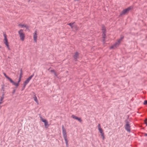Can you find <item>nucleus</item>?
Segmentation results:
<instances>
[{
  "label": "nucleus",
  "instance_id": "ddd939ff",
  "mask_svg": "<svg viewBox=\"0 0 147 147\" xmlns=\"http://www.w3.org/2000/svg\"><path fill=\"white\" fill-rule=\"evenodd\" d=\"M102 30L103 33L102 34V36L103 37H104L105 36V31H106V28L104 26H102Z\"/></svg>",
  "mask_w": 147,
  "mask_h": 147
},
{
  "label": "nucleus",
  "instance_id": "f257e3e1",
  "mask_svg": "<svg viewBox=\"0 0 147 147\" xmlns=\"http://www.w3.org/2000/svg\"><path fill=\"white\" fill-rule=\"evenodd\" d=\"M62 133L63 137L65 142L66 146H68V142L67 139V136L66 134V132L63 125L62 126Z\"/></svg>",
  "mask_w": 147,
  "mask_h": 147
},
{
  "label": "nucleus",
  "instance_id": "bb28decb",
  "mask_svg": "<svg viewBox=\"0 0 147 147\" xmlns=\"http://www.w3.org/2000/svg\"><path fill=\"white\" fill-rule=\"evenodd\" d=\"M26 85V84H25L24 83L23 87H24V88H25Z\"/></svg>",
  "mask_w": 147,
  "mask_h": 147
},
{
  "label": "nucleus",
  "instance_id": "393cba45",
  "mask_svg": "<svg viewBox=\"0 0 147 147\" xmlns=\"http://www.w3.org/2000/svg\"><path fill=\"white\" fill-rule=\"evenodd\" d=\"M53 73L55 76H57V73L55 71Z\"/></svg>",
  "mask_w": 147,
  "mask_h": 147
},
{
  "label": "nucleus",
  "instance_id": "6ab92c4d",
  "mask_svg": "<svg viewBox=\"0 0 147 147\" xmlns=\"http://www.w3.org/2000/svg\"><path fill=\"white\" fill-rule=\"evenodd\" d=\"M34 100L38 104V100L36 96V95L34 97Z\"/></svg>",
  "mask_w": 147,
  "mask_h": 147
},
{
  "label": "nucleus",
  "instance_id": "7ed1b4c3",
  "mask_svg": "<svg viewBox=\"0 0 147 147\" xmlns=\"http://www.w3.org/2000/svg\"><path fill=\"white\" fill-rule=\"evenodd\" d=\"M67 25L70 26L72 29H74L75 30L77 31L79 30V28L77 25L75 24V22L71 23L68 24Z\"/></svg>",
  "mask_w": 147,
  "mask_h": 147
},
{
  "label": "nucleus",
  "instance_id": "f8f14e48",
  "mask_svg": "<svg viewBox=\"0 0 147 147\" xmlns=\"http://www.w3.org/2000/svg\"><path fill=\"white\" fill-rule=\"evenodd\" d=\"M42 121L44 123L46 127L47 125L49 126L48 122L45 119H43L42 117H40Z\"/></svg>",
  "mask_w": 147,
  "mask_h": 147
},
{
  "label": "nucleus",
  "instance_id": "f3484780",
  "mask_svg": "<svg viewBox=\"0 0 147 147\" xmlns=\"http://www.w3.org/2000/svg\"><path fill=\"white\" fill-rule=\"evenodd\" d=\"M100 133L101 136L102 137V140H104L105 139V137L104 134L103 132V131L100 132Z\"/></svg>",
  "mask_w": 147,
  "mask_h": 147
},
{
  "label": "nucleus",
  "instance_id": "7c9ffc66",
  "mask_svg": "<svg viewBox=\"0 0 147 147\" xmlns=\"http://www.w3.org/2000/svg\"><path fill=\"white\" fill-rule=\"evenodd\" d=\"M145 124L147 125V122L145 121Z\"/></svg>",
  "mask_w": 147,
  "mask_h": 147
},
{
  "label": "nucleus",
  "instance_id": "4be33fe9",
  "mask_svg": "<svg viewBox=\"0 0 147 147\" xmlns=\"http://www.w3.org/2000/svg\"><path fill=\"white\" fill-rule=\"evenodd\" d=\"M34 40L35 42H37V37H34Z\"/></svg>",
  "mask_w": 147,
  "mask_h": 147
},
{
  "label": "nucleus",
  "instance_id": "1a4fd4ad",
  "mask_svg": "<svg viewBox=\"0 0 147 147\" xmlns=\"http://www.w3.org/2000/svg\"><path fill=\"white\" fill-rule=\"evenodd\" d=\"M34 76V74L29 77L27 80L24 82V83L27 85L29 82L30 81Z\"/></svg>",
  "mask_w": 147,
  "mask_h": 147
},
{
  "label": "nucleus",
  "instance_id": "473e14b6",
  "mask_svg": "<svg viewBox=\"0 0 147 147\" xmlns=\"http://www.w3.org/2000/svg\"><path fill=\"white\" fill-rule=\"evenodd\" d=\"M1 46H0V48H1Z\"/></svg>",
  "mask_w": 147,
  "mask_h": 147
},
{
  "label": "nucleus",
  "instance_id": "c85d7f7f",
  "mask_svg": "<svg viewBox=\"0 0 147 147\" xmlns=\"http://www.w3.org/2000/svg\"><path fill=\"white\" fill-rule=\"evenodd\" d=\"M144 135L145 136H147V134H146V133H145L144 134Z\"/></svg>",
  "mask_w": 147,
  "mask_h": 147
},
{
  "label": "nucleus",
  "instance_id": "0eeeda50",
  "mask_svg": "<svg viewBox=\"0 0 147 147\" xmlns=\"http://www.w3.org/2000/svg\"><path fill=\"white\" fill-rule=\"evenodd\" d=\"M125 129L127 131L130 132V126L128 122H127L125 125Z\"/></svg>",
  "mask_w": 147,
  "mask_h": 147
},
{
  "label": "nucleus",
  "instance_id": "9d476101",
  "mask_svg": "<svg viewBox=\"0 0 147 147\" xmlns=\"http://www.w3.org/2000/svg\"><path fill=\"white\" fill-rule=\"evenodd\" d=\"M71 117L72 118L78 120V121H79L80 122H81L82 121V120L81 119V118H78V117H77L75 115H71Z\"/></svg>",
  "mask_w": 147,
  "mask_h": 147
},
{
  "label": "nucleus",
  "instance_id": "e433bc0d",
  "mask_svg": "<svg viewBox=\"0 0 147 147\" xmlns=\"http://www.w3.org/2000/svg\"><path fill=\"white\" fill-rule=\"evenodd\" d=\"M1 107H0V109H1Z\"/></svg>",
  "mask_w": 147,
  "mask_h": 147
},
{
  "label": "nucleus",
  "instance_id": "423d86ee",
  "mask_svg": "<svg viewBox=\"0 0 147 147\" xmlns=\"http://www.w3.org/2000/svg\"><path fill=\"white\" fill-rule=\"evenodd\" d=\"M3 42L4 44L7 46L8 50H10V49L9 45V43L8 41V40L7 37H5V38L3 40Z\"/></svg>",
  "mask_w": 147,
  "mask_h": 147
},
{
  "label": "nucleus",
  "instance_id": "aec40b11",
  "mask_svg": "<svg viewBox=\"0 0 147 147\" xmlns=\"http://www.w3.org/2000/svg\"><path fill=\"white\" fill-rule=\"evenodd\" d=\"M23 75V73L22 72V69H21L20 70V75L19 78H22V76Z\"/></svg>",
  "mask_w": 147,
  "mask_h": 147
},
{
  "label": "nucleus",
  "instance_id": "b1692460",
  "mask_svg": "<svg viewBox=\"0 0 147 147\" xmlns=\"http://www.w3.org/2000/svg\"><path fill=\"white\" fill-rule=\"evenodd\" d=\"M24 37H21L20 39L22 41H23L24 39Z\"/></svg>",
  "mask_w": 147,
  "mask_h": 147
},
{
  "label": "nucleus",
  "instance_id": "a878e982",
  "mask_svg": "<svg viewBox=\"0 0 147 147\" xmlns=\"http://www.w3.org/2000/svg\"><path fill=\"white\" fill-rule=\"evenodd\" d=\"M50 71L51 72H53L54 73V72H55V71L54 70H51Z\"/></svg>",
  "mask_w": 147,
  "mask_h": 147
},
{
  "label": "nucleus",
  "instance_id": "f03ea898",
  "mask_svg": "<svg viewBox=\"0 0 147 147\" xmlns=\"http://www.w3.org/2000/svg\"><path fill=\"white\" fill-rule=\"evenodd\" d=\"M123 37H121L117 42H116L113 45L110 47V49H115L117 47H118L120 43L123 40Z\"/></svg>",
  "mask_w": 147,
  "mask_h": 147
},
{
  "label": "nucleus",
  "instance_id": "f704fd0d",
  "mask_svg": "<svg viewBox=\"0 0 147 147\" xmlns=\"http://www.w3.org/2000/svg\"><path fill=\"white\" fill-rule=\"evenodd\" d=\"M3 87H2V89H3Z\"/></svg>",
  "mask_w": 147,
  "mask_h": 147
},
{
  "label": "nucleus",
  "instance_id": "72a5a7b5",
  "mask_svg": "<svg viewBox=\"0 0 147 147\" xmlns=\"http://www.w3.org/2000/svg\"><path fill=\"white\" fill-rule=\"evenodd\" d=\"M51 68H50L49 69H48V70H49V69Z\"/></svg>",
  "mask_w": 147,
  "mask_h": 147
},
{
  "label": "nucleus",
  "instance_id": "a211bd4d",
  "mask_svg": "<svg viewBox=\"0 0 147 147\" xmlns=\"http://www.w3.org/2000/svg\"><path fill=\"white\" fill-rule=\"evenodd\" d=\"M4 94H3L2 95V96L1 98V99L0 100V105L2 103V101L4 99Z\"/></svg>",
  "mask_w": 147,
  "mask_h": 147
},
{
  "label": "nucleus",
  "instance_id": "412c9836",
  "mask_svg": "<svg viewBox=\"0 0 147 147\" xmlns=\"http://www.w3.org/2000/svg\"><path fill=\"white\" fill-rule=\"evenodd\" d=\"M37 34V31H35L34 33V36L33 37H36Z\"/></svg>",
  "mask_w": 147,
  "mask_h": 147
},
{
  "label": "nucleus",
  "instance_id": "6e6552de",
  "mask_svg": "<svg viewBox=\"0 0 147 147\" xmlns=\"http://www.w3.org/2000/svg\"><path fill=\"white\" fill-rule=\"evenodd\" d=\"M21 78H19L18 80V82L17 83H16L15 82H14L12 80V81H11L10 82L12 83V84L16 86V87H18L19 86V83L20 82L21 80Z\"/></svg>",
  "mask_w": 147,
  "mask_h": 147
},
{
  "label": "nucleus",
  "instance_id": "cd10ccee",
  "mask_svg": "<svg viewBox=\"0 0 147 147\" xmlns=\"http://www.w3.org/2000/svg\"><path fill=\"white\" fill-rule=\"evenodd\" d=\"M24 89H25V88H24V87H23L22 88V90H24Z\"/></svg>",
  "mask_w": 147,
  "mask_h": 147
},
{
  "label": "nucleus",
  "instance_id": "dca6fc26",
  "mask_svg": "<svg viewBox=\"0 0 147 147\" xmlns=\"http://www.w3.org/2000/svg\"><path fill=\"white\" fill-rule=\"evenodd\" d=\"M3 74H4L5 77L10 82H11V81H12L11 79V78L9 77L8 76H7L5 73H3Z\"/></svg>",
  "mask_w": 147,
  "mask_h": 147
},
{
  "label": "nucleus",
  "instance_id": "5701e85b",
  "mask_svg": "<svg viewBox=\"0 0 147 147\" xmlns=\"http://www.w3.org/2000/svg\"><path fill=\"white\" fill-rule=\"evenodd\" d=\"M144 105H146L147 104V100H145L144 101Z\"/></svg>",
  "mask_w": 147,
  "mask_h": 147
},
{
  "label": "nucleus",
  "instance_id": "9b49d317",
  "mask_svg": "<svg viewBox=\"0 0 147 147\" xmlns=\"http://www.w3.org/2000/svg\"><path fill=\"white\" fill-rule=\"evenodd\" d=\"M18 34L20 37H24V34L22 30L21 29L18 32Z\"/></svg>",
  "mask_w": 147,
  "mask_h": 147
},
{
  "label": "nucleus",
  "instance_id": "2f4dec72",
  "mask_svg": "<svg viewBox=\"0 0 147 147\" xmlns=\"http://www.w3.org/2000/svg\"><path fill=\"white\" fill-rule=\"evenodd\" d=\"M75 1H78L79 0H74Z\"/></svg>",
  "mask_w": 147,
  "mask_h": 147
},
{
  "label": "nucleus",
  "instance_id": "4468645a",
  "mask_svg": "<svg viewBox=\"0 0 147 147\" xmlns=\"http://www.w3.org/2000/svg\"><path fill=\"white\" fill-rule=\"evenodd\" d=\"M73 57L75 61H76L77 59L79 58V54L78 52L76 53L73 56Z\"/></svg>",
  "mask_w": 147,
  "mask_h": 147
},
{
  "label": "nucleus",
  "instance_id": "39448f33",
  "mask_svg": "<svg viewBox=\"0 0 147 147\" xmlns=\"http://www.w3.org/2000/svg\"><path fill=\"white\" fill-rule=\"evenodd\" d=\"M132 8V7H130L127 8L123 10L121 12L120 14L121 15H124L126 13L128 12Z\"/></svg>",
  "mask_w": 147,
  "mask_h": 147
},
{
  "label": "nucleus",
  "instance_id": "20e7f679",
  "mask_svg": "<svg viewBox=\"0 0 147 147\" xmlns=\"http://www.w3.org/2000/svg\"><path fill=\"white\" fill-rule=\"evenodd\" d=\"M18 26L20 28H26V31L29 30V26L26 24L20 23L18 25Z\"/></svg>",
  "mask_w": 147,
  "mask_h": 147
},
{
  "label": "nucleus",
  "instance_id": "2eb2a0df",
  "mask_svg": "<svg viewBox=\"0 0 147 147\" xmlns=\"http://www.w3.org/2000/svg\"><path fill=\"white\" fill-rule=\"evenodd\" d=\"M98 129L99 131V132H100L102 131H103V129L101 128L100 124L99 123L98 125Z\"/></svg>",
  "mask_w": 147,
  "mask_h": 147
},
{
  "label": "nucleus",
  "instance_id": "c9c22d12",
  "mask_svg": "<svg viewBox=\"0 0 147 147\" xmlns=\"http://www.w3.org/2000/svg\"><path fill=\"white\" fill-rule=\"evenodd\" d=\"M146 120L147 121V119H146Z\"/></svg>",
  "mask_w": 147,
  "mask_h": 147
},
{
  "label": "nucleus",
  "instance_id": "c756f323",
  "mask_svg": "<svg viewBox=\"0 0 147 147\" xmlns=\"http://www.w3.org/2000/svg\"><path fill=\"white\" fill-rule=\"evenodd\" d=\"M106 38V37H103V38H104V39H103V42H104V40L105 39V38Z\"/></svg>",
  "mask_w": 147,
  "mask_h": 147
}]
</instances>
